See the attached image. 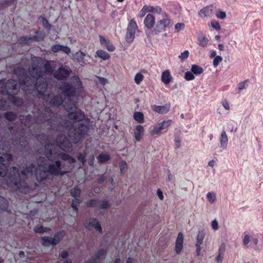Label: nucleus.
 Masks as SVG:
<instances>
[{"label":"nucleus","instance_id":"obj_11","mask_svg":"<svg viewBox=\"0 0 263 263\" xmlns=\"http://www.w3.org/2000/svg\"><path fill=\"white\" fill-rule=\"evenodd\" d=\"M44 37L43 34L36 32V35L32 36H23L20 37L18 42L21 45H30L33 41H39L43 40Z\"/></svg>","mask_w":263,"mask_h":263},{"label":"nucleus","instance_id":"obj_45","mask_svg":"<svg viewBox=\"0 0 263 263\" xmlns=\"http://www.w3.org/2000/svg\"><path fill=\"white\" fill-rule=\"evenodd\" d=\"M222 58L221 56L218 55L215 57L213 62V66L215 68L217 67L220 63L222 62Z\"/></svg>","mask_w":263,"mask_h":263},{"label":"nucleus","instance_id":"obj_63","mask_svg":"<svg viewBox=\"0 0 263 263\" xmlns=\"http://www.w3.org/2000/svg\"><path fill=\"white\" fill-rule=\"evenodd\" d=\"M176 143V146L177 148H179L180 146L181 140L179 137H176L175 140Z\"/></svg>","mask_w":263,"mask_h":263},{"label":"nucleus","instance_id":"obj_27","mask_svg":"<svg viewBox=\"0 0 263 263\" xmlns=\"http://www.w3.org/2000/svg\"><path fill=\"white\" fill-rule=\"evenodd\" d=\"M106 252V251L104 249L99 250L93 258L91 259L90 261H87L85 263H96L97 260L103 256L105 254Z\"/></svg>","mask_w":263,"mask_h":263},{"label":"nucleus","instance_id":"obj_20","mask_svg":"<svg viewBox=\"0 0 263 263\" xmlns=\"http://www.w3.org/2000/svg\"><path fill=\"white\" fill-rule=\"evenodd\" d=\"M155 23V18L151 14H148L144 20V24L148 29L152 28Z\"/></svg>","mask_w":263,"mask_h":263},{"label":"nucleus","instance_id":"obj_52","mask_svg":"<svg viewBox=\"0 0 263 263\" xmlns=\"http://www.w3.org/2000/svg\"><path fill=\"white\" fill-rule=\"evenodd\" d=\"M247 83V81H245L241 82L238 84V89L239 90V92L246 88Z\"/></svg>","mask_w":263,"mask_h":263},{"label":"nucleus","instance_id":"obj_51","mask_svg":"<svg viewBox=\"0 0 263 263\" xmlns=\"http://www.w3.org/2000/svg\"><path fill=\"white\" fill-rule=\"evenodd\" d=\"M189 55V52L187 50H185L183 52L181 53V54L179 56V58L181 60V61H184L185 59H187Z\"/></svg>","mask_w":263,"mask_h":263},{"label":"nucleus","instance_id":"obj_47","mask_svg":"<svg viewBox=\"0 0 263 263\" xmlns=\"http://www.w3.org/2000/svg\"><path fill=\"white\" fill-rule=\"evenodd\" d=\"M86 153H79L78 156V159L83 164H84L86 162Z\"/></svg>","mask_w":263,"mask_h":263},{"label":"nucleus","instance_id":"obj_15","mask_svg":"<svg viewBox=\"0 0 263 263\" xmlns=\"http://www.w3.org/2000/svg\"><path fill=\"white\" fill-rule=\"evenodd\" d=\"M183 235L181 232L178 234L175 243V252L178 254L180 253L183 247Z\"/></svg>","mask_w":263,"mask_h":263},{"label":"nucleus","instance_id":"obj_53","mask_svg":"<svg viewBox=\"0 0 263 263\" xmlns=\"http://www.w3.org/2000/svg\"><path fill=\"white\" fill-rule=\"evenodd\" d=\"M211 227L214 231H216L219 229L218 222L217 220L215 219L212 221Z\"/></svg>","mask_w":263,"mask_h":263},{"label":"nucleus","instance_id":"obj_19","mask_svg":"<svg viewBox=\"0 0 263 263\" xmlns=\"http://www.w3.org/2000/svg\"><path fill=\"white\" fill-rule=\"evenodd\" d=\"M213 7L212 5L206 6L199 12V15L202 17L204 18L205 17H210L213 14Z\"/></svg>","mask_w":263,"mask_h":263},{"label":"nucleus","instance_id":"obj_23","mask_svg":"<svg viewBox=\"0 0 263 263\" xmlns=\"http://www.w3.org/2000/svg\"><path fill=\"white\" fill-rule=\"evenodd\" d=\"M52 152L55 153V152H54L53 151H52ZM55 154H56L57 156H58V160H59V159L61 158V159H62L64 161H67L68 162V163H70V164L74 163L76 162V159L74 158L71 157V156H70L69 155H68L67 154L63 153H55Z\"/></svg>","mask_w":263,"mask_h":263},{"label":"nucleus","instance_id":"obj_5","mask_svg":"<svg viewBox=\"0 0 263 263\" xmlns=\"http://www.w3.org/2000/svg\"><path fill=\"white\" fill-rule=\"evenodd\" d=\"M20 177L18 169L16 167H12L6 176V182L14 190H20L21 192L26 193L27 185L25 184L22 185V183L20 182Z\"/></svg>","mask_w":263,"mask_h":263},{"label":"nucleus","instance_id":"obj_35","mask_svg":"<svg viewBox=\"0 0 263 263\" xmlns=\"http://www.w3.org/2000/svg\"><path fill=\"white\" fill-rule=\"evenodd\" d=\"M99 162L103 163L108 161L110 160V157L108 154H100L97 157Z\"/></svg>","mask_w":263,"mask_h":263},{"label":"nucleus","instance_id":"obj_6","mask_svg":"<svg viewBox=\"0 0 263 263\" xmlns=\"http://www.w3.org/2000/svg\"><path fill=\"white\" fill-rule=\"evenodd\" d=\"M71 80L73 85L64 82L60 87L62 92L66 97L74 96L77 91H80L83 88L82 82L78 76L72 77Z\"/></svg>","mask_w":263,"mask_h":263},{"label":"nucleus","instance_id":"obj_31","mask_svg":"<svg viewBox=\"0 0 263 263\" xmlns=\"http://www.w3.org/2000/svg\"><path fill=\"white\" fill-rule=\"evenodd\" d=\"M45 110H46L45 113H44V115L43 113H42L41 114H40L39 115V117H36V122L37 124L41 123V121L42 120V119H41L42 117L44 120H46V119L45 118V114H49V115L50 114L51 111H50V109L49 108H46ZM47 116H46V118H47ZM47 120L48 121V122H49V119H47Z\"/></svg>","mask_w":263,"mask_h":263},{"label":"nucleus","instance_id":"obj_29","mask_svg":"<svg viewBox=\"0 0 263 263\" xmlns=\"http://www.w3.org/2000/svg\"><path fill=\"white\" fill-rule=\"evenodd\" d=\"M96 54L98 57L103 60H106L110 58L108 53L103 50H98L96 51Z\"/></svg>","mask_w":263,"mask_h":263},{"label":"nucleus","instance_id":"obj_61","mask_svg":"<svg viewBox=\"0 0 263 263\" xmlns=\"http://www.w3.org/2000/svg\"><path fill=\"white\" fill-rule=\"evenodd\" d=\"M99 82L103 85H105L107 82V80L102 77H98Z\"/></svg>","mask_w":263,"mask_h":263},{"label":"nucleus","instance_id":"obj_56","mask_svg":"<svg viewBox=\"0 0 263 263\" xmlns=\"http://www.w3.org/2000/svg\"><path fill=\"white\" fill-rule=\"evenodd\" d=\"M108 202L106 200H103L99 205L100 209H106L108 207Z\"/></svg>","mask_w":263,"mask_h":263},{"label":"nucleus","instance_id":"obj_30","mask_svg":"<svg viewBox=\"0 0 263 263\" xmlns=\"http://www.w3.org/2000/svg\"><path fill=\"white\" fill-rule=\"evenodd\" d=\"M134 119L139 123L144 122V115L142 112L139 111H135L133 115Z\"/></svg>","mask_w":263,"mask_h":263},{"label":"nucleus","instance_id":"obj_34","mask_svg":"<svg viewBox=\"0 0 263 263\" xmlns=\"http://www.w3.org/2000/svg\"><path fill=\"white\" fill-rule=\"evenodd\" d=\"M81 190L78 186H76L71 190L70 194L71 195L76 198H78L81 194Z\"/></svg>","mask_w":263,"mask_h":263},{"label":"nucleus","instance_id":"obj_33","mask_svg":"<svg viewBox=\"0 0 263 263\" xmlns=\"http://www.w3.org/2000/svg\"><path fill=\"white\" fill-rule=\"evenodd\" d=\"M4 117L7 120L12 121L17 118V115L11 111H8L4 114Z\"/></svg>","mask_w":263,"mask_h":263},{"label":"nucleus","instance_id":"obj_14","mask_svg":"<svg viewBox=\"0 0 263 263\" xmlns=\"http://www.w3.org/2000/svg\"><path fill=\"white\" fill-rule=\"evenodd\" d=\"M85 227L88 230H90L94 228L96 231L102 232V228L100 223L96 219H92L85 224Z\"/></svg>","mask_w":263,"mask_h":263},{"label":"nucleus","instance_id":"obj_62","mask_svg":"<svg viewBox=\"0 0 263 263\" xmlns=\"http://www.w3.org/2000/svg\"><path fill=\"white\" fill-rule=\"evenodd\" d=\"M157 194L159 198L162 200L164 198L162 192L160 189H158L157 191Z\"/></svg>","mask_w":263,"mask_h":263},{"label":"nucleus","instance_id":"obj_22","mask_svg":"<svg viewBox=\"0 0 263 263\" xmlns=\"http://www.w3.org/2000/svg\"><path fill=\"white\" fill-rule=\"evenodd\" d=\"M173 77L171 74L170 70H166L164 71L161 74V81L165 84L168 85L173 81Z\"/></svg>","mask_w":263,"mask_h":263},{"label":"nucleus","instance_id":"obj_10","mask_svg":"<svg viewBox=\"0 0 263 263\" xmlns=\"http://www.w3.org/2000/svg\"><path fill=\"white\" fill-rule=\"evenodd\" d=\"M57 145L65 152H70L72 151L71 143L68 141L67 137L64 135L58 136L56 139Z\"/></svg>","mask_w":263,"mask_h":263},{"label":"nucleus","instance_id":"obj_60","mask_svg":"<svg viewBox=\"0 0 263 263\" xmlns=\"http://www.w3.org/2000/svg\"><path fill=\"white\" fill-rule=\"evenodd\" d=\"M223 258V255L218 253V255L216 257V260L217 263H222Z\"/></svg>","mask_w":263,"mask_h":263},{"label":"nucleus","instance_id":"obj_42","mask_svg":"<svg viewBox=\"0 0 263 263\" xmlns=\"http://www.w3.org/2000/svg\"><path fill=\"white\" fill-rule=\"evenodd\" d=\"M31 119H32V116L30 115H28L27 117H25V119L21 118V123L22 124H24V125L25 126L29 127L30 123L28 122L30 121Z\"/></svg>","mask_w":263,"mask_h":263},{"label":"nucleus","instance_id":"obj_54","mask_svg":"<svg viewBox=\"0 0 263 263\" xmlns=\"http://www.w3.org/2000/svg\"><path fill=\"white\" fill-rule=\"evenodd\" d=\"M127 164L125 161H122L120 165V168L121 170V172L122 173H124L125 171L127 169Z\"/></svg>","mask_w":263,"mask_h":263},{"label":"nucleus","instance_id":"obj_24","mask_svg":"<svg viewBox=\"0 0 263 263\" xmlns=\"http://www.w3.org/2000/svg\"><path fill=\"white\" fill-rule=\"evenodd\" d=\"M86 56V54L82 52L81 50H79L72 55V59L74 61L77 62L79 63H83L84 57Z\"/></svg>","mask_w":263,"mask_h":263},{"label":"nucleus","instance_id":"obj_37","mask_svg":"<svg viewBox=\"0 0 263 263\" xmlns=\"http://www.w3.org/2000/svg\"><path fill=\"white\" fill-rule=\"evenodd\" d=\"M147 8L148 12H153L158 14H161L162 12V10L159 6L153 7L147 6Z\"/></svg>","mask_w":263,"mask_h":263},{"label":"nucleus","instance_id":"obj_64","mask_svg":"<svg viewBox=\"0 0 263 263\" xmlns=\"http://www.w3.org/2000/svg\"><path fill=\"white\" fill-rule=\"evenodd\" d=\"M105 179V177L102 175L97 179V182L98 183H101L104 181Z\"/></svg>","mask_w":263,"mask_h":263},{"label":"nucleus","instance_id":"obj_25","mask_svg":"<svg viewBox=\"0 0 263 263\" xmlns=\"http://www.w3.org/2000/svg\"><path fill=\"white\" fill-rule=\"evenodd\" d=\"M220 146L223 149L227 147L228 143V138L225 131H223L219 138Z\"/></svg>","mask_w":263,"mask_h":263},{"label":"nucleus","instance_id":"obj_41","mask_svg":"<svg viewBox=\"0 0 263 263\" xmlns=\"http://www.w3.org/2000/svg\"><path fill=\"white\" fill-rule=\"evenodd\" d=\"M251 236L248 234L247 232H245L243 234V244L245 246H248L249 243L251 239Z\"/></svg>","mask_w":263,"mask_h":263},{"label":"nucleus","instance_id":"obj_55","mask_svg":"<svg viewBox=\"0 0 263 263\" xmlns=\"http://www.w3.org/2000/svg\"><path fill=\"white\" fill-rule=\"evenodd\" d=\"M184 24L183 23H178L175 26V29L177 32H179L181 29L183 28Z\"/></svg>","mask_w":263,"mask_h":263},{"label":"nucleus","instance_id":"obj_7","mask_svg":"<svg viewBox=\"0 0 263 263\" xmlns=\"http://www.w3.org/2000/svg\"><path fill=\"white\" fill-rule=\"evenodd\" d=\"M65 235V232L62 230L55 233L52 238L47 236L42 237L41 239L42 244L45 247H49L50 245L55 246L59 243Z\"/></svg>","mask_w":263,"mask_h":263},{"label":"nucleus","instance_id":"obj_21","mask_svg":"<svg viewBox=\"0 0 263 263\" xmlns=\"http://www.w3.org/2000/svg\"><path fill=\"white\" fill-rule=\"evenodd\" d=\"M100 41L101 45L105 46L109 51L112 52L115 50V46L110 41L108 40L105 39L103 36H100Z\"/></svg>","mask_w":263,"mask_h":263},{"label":"nucleus","instance_id":"obj_59","mask_svg":"<svg viewBox=\"0 0 263 263\" xmlns=\"http://www.w3.org/2000/svg\"><path fill=\"white\" fill-rule=\"evenodd\" d=\"M221 103H222L223 107L225 109H226V110L230 109V107L229 103L227 100L222 101Z\"/></svg>","mask_w":263,"mask_h":263},{"label":"nucleus","instance_id":"obj_39","mask_svg":"<svg viewBox=\"0 0 263 263\" xmlns=\"http://www.w3.org/2000/svg\"><path fill=\"white\" fill-rule=\"evenodd\" d=\"M8 207V202L4 197L0 196V209L5 210Z\"/></svg>","mask_w":263,"mask_h":263},{"label":"nucleus","instance_id":"obj_40","mask_svg":"<svg viewBox=\"0 0 263 263\" xmlns=\"http://www.w3.org/2000/svg\"><path fill=\"white\" fill-rule=\"evenodd\" d=\"M35 233H43L44 232H47L50 231V229L47 228H44L43 226L36 227L33 229Z\"/></svg>","mask_w":263,"mask_h":263},{"label":"nucleus","instance_id":"obj_58","mask_svg":"<svg viewBox=\"0 0 263 263\" xmlns=\"http://www.w3.org/2000/svg\"><path fill=\"white\" fill-rule=\"evenodd\" d=\"M226 250V246L224 244H221L219 248L218 253L223 255Z\"/></svg>","mask_w":263,"mask_h":263},{"label":"nucleus","instance_id":"obj_38","mask_svg":"<svg viewBox=\"0 0 263 263\" xmlns=\"http://www.w3.org/2000/svg\"><path fill=\"white\" fill-rule=\"evenodd\" d=\"M206 197L210 203H214L216 200V194L214 192H209L206 194Z\"/></svg>","mask_w":263,"mask_h":263},{"label":"nucleus","instance_id":"obj_32","mask_svg":"<svg viewBox=\"0 0 263 263\" xmlns=\"http://www.w3.org/2000/svg\"><path fill=\"white\" fill-rule=\"evenodd\" d=\"M191 70L194 74L196 75L200 74L203 71V68L197 65H192Z\"/></svg>","mask_w":263,"mask_h":263},{"label":"nucleus","instance_id":"obj_28","mask_svg":"<svg viewBox=\"0 0 263 263\" xmlns=\"http://www.w3.org/2000/svg\"><path fill=\"white\" fill-rule=\"evenodd\" d=\"M198 45L202 47H205L207 46L209 40L204 35H200L198 37Z\"/></svg>","mask_w":263,"mask_h":263},{"label":"nucleus","instance_id":"obj_57","mask_svg":"<svg viewBox=\"0 0 263 263\" xmlns=\"http://www.w3.org/2000/svg\"><path fill=\"white\" fill-rule=\"evenodd\" d=\"M98 203L97 200H90L87 202V205L89 207H93Z\"/></svg>","mask_w":263,"mask_h":263},{"label":"nucleus","instance_id":"obj_26","mask_svg":"<svg viewBox=\"0 0 263 263\" xmlns=\"http://www.w3.org/2000/svg\"><path fill=\"white\" fill-rule=\"evenodd\" d=\"M34 167V166L33 164H30L28 167H26L23 171H21V175L25 177L32 176Z\"/></svg>","mask_w":263,"mask_h":263},{"label":"nucleus","instance_id":"obj_16","mask_svg":"<svg viewBox=\"0 0 263 263\" xmlns=\"http://www.w3.org/2000/svg\"><path fill=\"white\" fill-rule=\"evenodd\" d=\"M51 49L53 52H58L62 51L67 54H68L71 52V49L69 47L59 44L53 45L51 47Z\"/></svg>","mask_w":263,"mask_h":263},{"label":"nucleus","instance_id":"obj_18","mask_svg":"<svg viewBox=\"0 0 263 263\" xmlns=\"http://www.w3.org/2000/svg\"><path fill=\"white\" fill-rule=\"evenodd\" d=\"M152 109L156 112L161 114H165L170 111V105L166 104L164 106L153 105L152 106Z\"/></svg>","mask_w":263,"mask_h":263},{"label":"nucleus","instance_id":"obj_9","mask_svg":"<svg viewBox=\"0 0 263 263\" xmlns=\"http://www.w3.org/2000/svg\"><path fill=\"white\" fill-rule=\"evenodd\" d=\"M137 30H138L137 23L134 19L130 20L127 28L125 35V39L128 43H132L133 42Z\"/></svg>","mask_w":263,"mask_h":263},{"label":"nucleus","instance_id":"obj_43","mask_svg":"<svg viewBox=\"0 0 263 263\" xmlns=\"http://www.w3.org/2000/svg\"><path fill=\"white\" fill-rule=\"evenodd\" d=\"M80 202V200L78 198H74L72 200L71 206L76 212H77L78 210V205L79 204Z\"/></svg>","mask_w":263,"mask_h":263},{"label":"nucleus","instance_id":"obj_12","mask_svg":"<svg viewBox=\"0 0 263 263\" xmlns=\"http://www.w3.org/2000/svg\"><path fill=\"white\" fill-rule=\"evenodd\" d=\"M171 120H164L158 124L157 126H154L151 129L150 134L151 135H158L163 129H167L171 124Z\"/></svg>","mask_w":263,"mask_h":263},{"label":"nucleus","instance_id":"obj_44","mask_svg":"<svg viewBox=\"0 0 263 263\" xmlns=\"http://www.w3.org/2000/svg\"><path fill=\"white\" fill-rule=\"evenodd\" d=\"M184 79L186 81H191L195 79V76L192 71H187L184 74Z\"/></svg>","mask_w":263,"mask_h":263},{"label":"nucleus","instance_id":"obj_4","mask_svg":"<svg viewBox=\"0 0 263 263\" xmlns=\"http://www.w3.org/2000/svg\"><path fill=\"white\" fill-rule=\"evenodd\" d=\"M64 106L68 112L69 119L65 122V125L67 128H73V131L69 134V136L73 143H77L87 133L90 120L86 118L85 115L81 110L76 109L75 104L71 101L65 102Z\"/></svg>","mask_w":263,"mask_h":263},{"label":"nucleus","instance_id":"obj_49","mask_svg":"<svg viewBox=\"0 0 263 263\" xmlns=\"http://www.w3.org/2000/svg\"><path fill=\"white\" fill-rule=\"evenodd\" d=\"M211 24L212 27H213L216 30H219L220 29V25L217 21L215 20H212L211 22Z\"/></svg>","mask_w":263,"mask_h":263},{"label":"nucleus","instance_id":"obj_2","mask_svg":"<svg viewBox=\"0 0 263 263\" xmlns=\"http://www.w3.org/2000/svg\"><path fill=\"white\" fill-rule=\"evenodd\" d=\"M31 67L28 70L30 76L24 77L23 81L24 84L30 83L33 85V88L38 91L40 98H43L47 102L53 106H59L63 102L61 96L53 97L52 94L44 95L47 87V83L43 77L45 74H51L53 68L49 62L44 63L40 58H32Z\"/></svg>","mask_w":263,"mask_h":263},{"label":"nucleus","instance_id":"obj_36","mask_svg":"<svg viewBox=\"0 0 263 263\" xmlns=\"http://www.w3.org/2000/svg\"><path fill=\"white\" fill-rule=\"evenodd\" d=\"M205 235L203 232H199L198 234L196 239V246H201V245L203 242V239L204 238Z\"/></svg>","mask_w":263,"mask_h":263},{"label":"nucleus","instance_id":"obj_13","mask_svg":"<svg viewBox=\"0 0 263 263\" xmlns=\"http://www.w3.org/2000/svg\"><path fill=\"white\" fill-rule=\"evenodd\" d=\"M70 72L71 70L70 69L61 67L54 72V76L58 80H64L69 76Z\"/></svg>","mask_w":263,"mask_h":263},{"label":"nucleus","instance_id":"obj_8","mask_svg":"<svg viewBox=\"0 0 263 263\" xmlns=\"http://www.w3.org/2000/svg\"><path fill=\"white\" fill-rule=\"evenodd\" d=\"M165 17L159 21L156 27L154 29V33L156 34H158L159 32L165 31L167 28L171 27L173 25V22L170 19L166 13L164 14Z\"/></svg>","mask_w":263,"mask_h":263},{"label":"nucleus","instance_id":"obj_50","mask_svg":"<svg viewBox=\"0 0 263 263\" xmlns=\"http://www.w3.org/2000/svg\"><path fill=\"white\" fill-rule=\"evenodd\" d=\"M216 16L219 19L223 20L226 17V14L224 12L219 10L217 12Z\"/></svg>","mask_w":263,"mask_h":263},{"label":"nucleus","instance_id":"obj_3","mask_svg":"<svg viewBox=\"0 0 263 263\" xmlns=\"http://www.w3.org/2000/svg\"><path fill=\"white\" fill-rule=\"evenodd\" d=\"M55 145L48 143L45 146V153L48 160L51 163L46 166V159L44 157H40L37 159L38 168L35 170V176L36 180L41 184H45V181L49 178L50 175L52 176H63L68 173V171L61 170V162L58 160V156L52 152Z\"/></svg>","mask_w":263,"mask_h":263},{"label":"nucleus","instance_id":"obj_1","mask_svg":"<svg viewBox=\"0 0 263 263\" xmlns=\"http://www.w3.org/2000/svg\"><path fill=\"white\" fill-rule=\"evenodd\" d=\"M14 74L19 77L18 81H20L19 84L18 82L14 80H9L6 82L5 80L0 81V91L2 94L8 96L9 100H11L13 104L20 106L23 104V100L22 98L14 97L20 90L21 86L25 91L29 92L30 90H36L33 88V85L30 83L24 84L23 79L26 73V70L20 67H18L14 70ZM9 106L7 104L6 101L0 99V109L7 110ZM10 150V146L7 142L0 141V176L4 177L6 176L7 163V162L12 160V155L7 154Z\"/></svg>","mask_w":263,"mask_h":263},{"label":"nucleus","instance_id":"obj_17","mask_svg":"<svg viewBox=\"0 0 263 263\" xmlns=\"http://www.w3.org/2000/svg\"><path fill=\"white\" fill-rule=\"evenodd\" d=\"M144 127L141 125H137L134 130V137L137 142H139L143 138L144 135Z\"/></svg>","mask_w":263,"mask_h":263},{"label":"nucleus","instance_id":"obj_48","mask_svg":"<svg viewBox=\"0 0 263 263\" xmlns=\"http://www.w3.org/2000/svg\"><path fill=\"white\" fill-rule=\"evenodd\" d=\"M147 12L148 11L147 8V6H144L142 9L139 12L138 14V16L140 18H142L145 15L146 12Z\"/></svg>","mask_w":263,"mask_h":263},{"label":"nucleus","instance_id":"obj_46","mask_svg":"<svg viewBox=\"0 0 263 263\" xmlns=\"http://www.w3.org/2000/svg\"><path fill=\"white\" fill-rule=\"evenodd\" d=\"M143 78L144 77L142 74L140 73H137L134 78L135 83L137 84H139L140 82L143 80Z\"/></svg>","mask_w":263,"mask_h":263}]
</instances>
